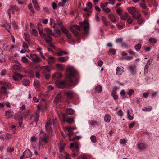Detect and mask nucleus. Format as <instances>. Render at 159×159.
I'll return each instance as SVG.
<instances>
[{"mask_svg":"<svg viewBox=\"0 0 159 159\" xmlns=\"http://www.w3.org/2000/svg\"><path fill=\"white\" fill-rule=\"evenodd\" d=\"M67 75L66 79L70 86H75L79 81V75L77 70L73 66H70L66 70Z\"/></svg>","mask_w":159,"mask_h":159,"instance_id":"obj_1","label":"nucleus"},{"mask_svg":"<svg viewBox=\"0 0 159 159\" xmlns=\"http://www.w3.org/2000/svg\"><path fill=\"white\" fill-rule=\"evenodd\" d=\"M39 142L41 144L42 143H47L49 140V136L43 132H41L39 134Z\"/></svg>","mask_w":159,"mask_h":159,"instance_id":"obj_2","label":"nucleus"},{"mask_svg":"<svg viewBox=\"0 0 159 159\" xmlns=\"http://www.w3.org/2000/svg\"><path fill=\"white\" fill-rule=\"evenodd\" d=\"M56 118L53 119L52 120L50 119H48L45 125V128L46 130L48 133L50 132L52 130L51 125H54L56 123Z\"/></svg>","mask_w":159,"mask_h":159,"instance_id":"obj_3","label":"nucleus"},{"mask_svg":"<svg viewBox=\"0 0 159 159\" xmlns=\"http://www.w3.org/2000/svg\"><path fill=\"white\" fill-rule=\"evenodd\" d=\"M18 11L19 9L15 5H11L10 6L9 8L7 11V12L9 16V18H11V12L13 14H14L15 12L17 11Z\"/></svg>","mask_w":159,"mask_h":159,"instance_id":"obj_4","label":"nucleus"},{"mask_svg":"<svg viewBox=\"0 0 159 159\" xmlns=\"http://www.w3.org/2000/svg\"><path fill=\"white\" fill-rule=\"evenodd\" d=\"M39 117V115L37 113H35L30 118V125L33 124V122H35V126L37 125V122L38 120V118Z\"/></svg>","mask_w":159,"mask_h":159,"instance_id":"obj_5","label":"nucleus"},{"mask_svg":"<svg viewBox=\"0 0 159 159\" xmlns=\"http://www.w3.org/2000/svg\"><path fill=\"white\" fill-rule=\"evenodd\" d=\"M70 30L75 36H77L78 35V31L80 30L79 26L75 25L70 28Z\"/></svg>","mask_w":159,"mask_h":159,"instance_id":"obj_6","label":"nucleus"},{"mask_svg":"<svg viewBox=\"0 0 159 159\" xmlns=\"http://www.w3.org/2000/svg\"><path fill=\"white\" fill-rule=\"evenodd\" d=\"M32 156V153L29 150H26L23 153L20 159H24V158L30 157Z\"/></svg>","mask_w":159,"mask_h":159,"instance_id":"obj_7","label":"nucleus"},{"mask_svg":"<svg viewBox=\"0 0 159 159\" xmlns=\"http://www.w3.org/2000/svg\"><path fill=\"white\" fill-rule=\"evenodd\" d=\"M83 24L84 26V33L85 34H88L89 30V25L88 20H85Z\"/></svg>","mask_w":159,"mask_h":159,"instance_id":"obj_8","label":"nucleus"},{"mask_svg":"<svg viewBox=\"0 0 159 159\" xmlns=\"http://www.w3.org/2000/svg\"><path fill=\"white\" fill-rule=\"evenodd\" d=\"M75 149L73 148L71 150L73 152L72 156L75 157L76 156V153H78L79 150V144L77 142H75Z\"/></svg>","mask_w":159,"mask_h":159,"instance_id":"obj_9","label":"nucleus"},{"mask_svg":"<svg viewBox=\"0 0 159 159\" xmlns=\"http://www.w3.org/2000/svg\"><path fill=\"white\" fill-rule=\"evenodd\" d=\"M55 84L57 86L61 88H63L66 86V83L64 81L58 80L56 82Z\"/></svg>","mask_w":159,"mask_h":159,"instance_id":"obj_10","label":"nucleus"},{"mask_svg":"<svg viewBox=\"0 0 159 159\" xmlns=\"http://www.w3.org/2000/svg\"><path fill=\"white\" fill-rule=\"evenodd\" d=\"M61 30L68 38L70 39L71 38V35L69 33L68 30L66 28L64 27H62Z\"/></svg>","mask_w":159,"mask_h":159,"instance_id":"obj_11","label":"nucleus"},{"mask_svg":"<svg viewBox=\"0 0 159 159\" xmlns=\"http://www.w3.org/2000/svg\"><path fill=\"white\" fill-rule=\"evenodd\" d=\"M124 72V68L122 66L118 67L116 70V74L118 76H120Z\"/></svg>","mask_w":159,"mask_h":159,"instance_id":"obj_12","label":"nucleus"},{"mask_svg":"<svg viewBox=\"0 0 159 159\" xmlns=\"http://www.w3.org/2000/svg\"><path fill=\"white\" fill-rule=\"evenodd\" d=\"M127 10L132 15V16L135 14V13L137 11L136 8L134 7H128L127 8Z\"/></svg>","mask_w":159,"mask_h":159,"instance_id":"obj_13","label":"nucleus"},{"mask_svg":"<svg viewBox=\"0 0 159 159\" xmlns=\"http://www.w3.org/2000/svg\"><path fill=\"white\" fill-rule=\"evenodd\" d=\"M31 58L34 62H39L40 61V58L36 54H32L30 55Z\"/></svg>","mask_w":159,"mask_h":159,"instance_id":"obj_14","label":"nucleus"},{"mask_svg":"<svg viewBox=\"0 0 159 159\" xmlns=\"http://www.w3.org/2000/svg\"><path fill=\"white\" fill-rule=\"evenodd\" d=\"M129 71L132 74H134L136 71V67L134 65H131L129 66Z\"/></svg>","mask_w":159,"mask_h":159,"instance_id":"obj_15","label":"nucleus"},{"mask_svg":"<svg viewBox=\"0 0 159 159\" xmlns=\"http://www.w3.org/2000/svg\"><path fill=\"white\" fill-rule=\"evenodd\" d=\"M44 39L45 41L48 42H52L53 40L52 38L49 35H46L45 34H43Z\"/></svg>","mask_w":159,"mask_h":159,"instance_id":"obj_16","label":"nucleus"},{"mask_svg":"<svg viewBox=\"0 0 159 159\" xmlns=\"http://www.w3.org/2000/svg\"><path fill=\"white\" fill-rule=\"evenodd\" d=\"M45 31L47 35H53L56 37L54 33L52 32V30L49 28H46L44 30Z\"/></svg>","mask_w":159,"mask_h":159,"instance_id":"obj_17","label":"nucleus"},{"mask_svg":"<svg viewBox=\"0 0 159 159\" xmlns=\"http://www.w3.org/2000/svg\"><path fill=\"white\" fill-rule=\"evenodd\" d=\"M48 62L49 64H51L55 62V58L52 56H50L48 57L47 59Z\"/></svg>","mask_w":159,"mask_h":159,"instance_id":"obj_18","label":"nucleus"},{"mask_svg":"<svg viewBox=\"0 0 159 159\" xmlns=\"http://www.w3.org/2000/svg\"><path fill=\"white\" fill-rule=\"evenodd\" d=\"M138 149L140 150H143L145 149L147 147V146L143 143H140L137 145Z\"/></svg>","mask_w":159,"mask_h":159,"instance_id":"obj_19","label":"nucleus"},{"mask_svg":"<svg viewBox=\"0 0 159 159\" xmlns=\"http://www.w3.org/2000/svg\"><path fill=\"white\" fill-rule=\"evenodd\" d=\"M32 1L34 7L37 10H39L40 7L38 3L37 0H32Z\"/></svg>","mask_w":159,"mask_h":159,"instance_id":"obj_20","label":"nucleus"},{"mask_svg":"<svg viewBox=\"0 0 159 159\" xmlns=\"http://www.w3.org/2000/svg\"><path fill=\"white\" fill-rule=\"evenodd\" d=\"M62 97V95L61 93H59L57 95L55 98L54 102L56 103H58L61 100V99Z\"/></svg>","mask_w":159,"mask_h":159,"instance_id":"obj_21","label":"nucleus"},{"mask_svg":"<svg viewBox=\"0 0 159 159\" xmlns=\"http://www.w3.org/2000/svg\"><path fill=\"white\" fill-rule=\"evenodd\" d=\"M1 91L2 93H3L5 95H7L10 93V92L8 91L4 86H1Z\"/></svg>","mask_w":159,"mask_h":159,"instance_id":"obj_22","label":"nucleus"},{"mask_svg":"<svg viewBox=\"0 0 159 159\" xmlns=\"http://www.w3.org/2000/svg\"><path fill=\"white\" fill-rule=\"evenodd\" d=\"M74 95V93L72 91H68L66 92V95L68 98H73Z\"/></svg>","mask_w":159,"mask_h":159,"instance_id":"obj_23","label":"nucleus"},{"mask_svg":"<svg viewBox=\"0 0 159 159\" xmlns=\"http://www.w3.org/2000/svg\"><path fill=\"white\" fill-rule=\"evenodd\" d=\"M68 59L69 57H60L58 58L59 60L62 62H65Z\"/></svg>","mask_w":159,"mask_h":159,"instance_id":"obj_24","label":"nucleus"},{"mask_svg":"<svg viewBox=\"0 0 159 159\" xmlns=\"http://www.w3.org/2000/svg\"><path fill=\"white\" fill-rule=\"evenodd\" d=\"M111 119V117L110 115L109 114H106L105 115L104 118V120L106 122L108 123L110 121Z\"/></svg>","mask_w":159,"mask_h":159,"instance_id":"obj_25","label":"nucleus"},{"mask_svg":"<svg viewBox=\"0 0 159 159\" xmlns=\"http://www.w3.org/2000/svg\"><path fill=\"white\" fill-rule=\"evenodd\" d=\"M117 92L116 90H113L111 93L112 95L115 100H117L118 98V96L116 94Z\"/></svg>","mask_w":159,"mask_h":159,"instance_id":"obj_26","label":"nucleus"},{"mask_svg":"<svg viewBox=\"0 0 159 159\" xmlns=\"http://www.w3.org/2000/svg\"><path fill=\"white\" fill-rule=\"evenodd\" d=\"M108 16L113 22H116V18L113 14H110L108 15Z\"/></svg>","mask_w":159,"mask_h":159,"instance_id":"obj_27","label":"nucleus"},{"mask_svg":"<svg viewBox=\"0 0 159 159\" xmlns=\"http://www.w3.org/2000/svg\"><path fill=\"white\" fill-rule=\"evenodd\" d=\"M22 82L23 85L25 86H29L30 84V81L24 79L22 81Z\"/></svg>","mask_w":159,"mask_h":159,"instance_id":"obj_28","label":"nucleus"},{"mask_svg":"<svg viewBox=\"0 0 159 159\" xmlns=\"http://www.w3.org/2000/svg\"><path fill=\"white\" fill-rule=\"evenodd\" d=\"M63 121L64 122H65V121H66L69 123H71L74 122V120L73 118H69L67 119L66 120H65L64 117L63 116Z\"/></svg>","mask_w":159,"mask_h":159,"instance_id":"obj_29","label":"nucleus"},{"mask_svg":"<svg viewBox=\"0 0 159 159\" xmlns=\"http://www.w3.org/2000/svg\"><path fill=\"white\" fill-rule=\"evenodd\" d=\"M6 115L8 118H10L13 116V113L11 111H8L6 112Z\"/></svg>","mask_w":159,"mask_h":159,"instance_id":"obj_30","label":"nucleus"},{"mask_svg":"<svg viewBox=\"0 0 159 159\" xmlns=\"http://www.w3.org/2000/svg\"><path fill=\"white\" fill-rule=\"evenodd\" d=\"M136 12L137 13V16H136L135 14L134 15H133V18L134 19H137L140 17L141 14L139 11H137Z\"/></svg>","mask_w":159,"mask_h":159,"instance_id":"obj_31","label":"nucleus"},{"mask_svg":"<svg viewBox=\"0 0 159 159\" xmlns=\"http://www.w3.org/2000/svg\"><path fill=\"white\" fill-rule=\"evenodd\" d=\"M95 89L98 93H100L102 91V88L101 86L98 85L96 87Z\"/></svg>","mask_w":159,"mask_h":159,"instance_id":"obj_32","label":"nucleus"},{"mask_svg":"<svg viewBox=\"0 0 159 159\" xmlns=\"http://www.w3.org/2000/svg\"><path fill=\"white\" fill-rule=\"evenodd\" d=\"M66 113L69 115H71L74 114V111L73 110L70 108L67 109L66 110Z\"/></svg>","mask_w":159,"mask_h":159,"instance_id":"obj_33","label":"nucleus"},{"mask_svg":"<svg viewBox=\"0 0 159 159\" xmlns=\"http://www.w3.org/2000/svg\"><path fill=\"white\" fill-rule=\"evenodd\" d=\"M34 85L37 88H39L40 87L39 82L38 80H34Z\"/></svg>","mask_w":159,"mask_h":159,"instance_id":"obj_34","label":"nucleus"},{"mask_svg":"<svg viewBox=\"0 0 159 159\" xmlns=\"http://www.w3.org/2000/svg\"><path fill=\"white\" fill-rule=\"evenodd\" d=\"M24 34L25 35V39L26 41L28 43H29L30 42V36L29 35L26 33H24Z\"/></svg>","mask_w":159,"mask_h":159,"instance_id":"obj_35","label":"nucleus"},{"mask_svg":"<svg viewBox=\"0 0 159 159\" xmlns=\"http://www.w3.org/2000/svg\"><path fill=\"white\" fill-rule=\"evenodd\" d=\"M128 17V15L127 13H125L124 14H122L121 16V20H126Z\"/></svg>","mask_w":159,"mask_h":159,"instance_id":"obj_36","label":"nucleus"},{"mask_svg":"<svg viewBox=\"0 0 159 159\" xmlns=\"http://www.w3.org/2000/svg\"><path fill=\"white\" fill-rule=\"evenodd\" d=\"M56 67L57 68L61 70H64L63 66L61 64H57L56 65Z\"/></svg>","mask_w":159,"mask_h":159,"instance_id":"obj_37","label":"nucleus"},{"mask_svg":"<svg viewBox=\"0 0 159 159\" xmlns=\"http://www.w3.org/2000/svg\"><path fill=\"white\" fill-rule=\"evenodd\" d=\"M27 76L30 78H33L34 76V74L33 71H30L28 73Z\"/></svg>","mask_w":159,"mask_h":159,"instance_id":"obj_38","label":"nucleus"},{"mask_svg":"<svg viewBox=\"0 0 159 159\" xmlns=\"http://www.w3.org/2000/svg\"><path fill=\"white\" fill-rule=\"evenodd\" d=\"M101 19L103 24L106 26H107L108 25V22L106 18L104 16H102L101 17Z\"/></svg>","mask_w":159,"mask_h":159,"instance_id":"obj_39","label":"nucleus"},{"mask_svg":"<svg viewBox=\"0 0 159 159\" xmlns=\"http://www.w3.org/2000/svg\"><path fill=\"white\" fill-rule=\"evenodd\" d=\"M120 94L123 99H125V98H126L125 96V92L124 89L122 90L120 92Z\"/></svg>","mask_w":159,"mask_h":159,"instance_id":"obj_40","label":"nucleus"},{"mask_svg":"<svg viewBox=\"0 0 159 159\" xmlns=\"http://www.w3.org/2000/svg\"><path fill=\"white\" fill-rule=\"evenodd\" d=\"M65 146V143H61L59 145V151L60 152H62L64 150Z\"/></svg>","mask_w":159,"mask_h":159,"instance_id":"obj_41","label":"nucleus"},{"mask_svg":"<svg viewBox=\"0 0 159 159\" xmlns=\"http://www.w3.org/2000/svg\"><path fill=\"white\" fill-rule=\"evenodd\" d=\"M152 107L151 106H149L148 107H145L142 109V110L144 111H149L152 109Z\"/></svg>","mask_w":159,"mask_h":159,"instance_id":"obj_42","label":"nucleus"},{"mask_svg":"<svg viewBox=\"0 0 159 159\" xmlns=\"http://www.w3.org/2000/svg\"><path fill=\"white\" fill-rule=\"evenodd\" d=\"M141 47V45L138 43L135 46L134 48L136 51H139L140 50Z\"/></svg>","mask_w":159,"mask_h":159,"instance_id":"obj_43","label":"nucleus"},{"mask_svg":"<svg viewBox=\"0 0 159 159\" xmlns=\"http://www.w3.org/2000/svg\"><path fill=\"white\" fill-rule=\"evenodd\" d=\"M127 116L128 118L130 120H132L133 118L134 117L133 116H131L130 114H129V110H128L127 111Z\"/></svg>","mask_w":159,"mask_h":159,"instance_id":"obj_44","label":"nucleus"},{"mask_svg":"<svg viewBox=\"0 0 159 159\" xmlns=\"http://www.w3.org/2000/svg\"><path fill=\"white\" fill-rule=\"evenodd\" d=\"M134 93V90L132 89L128 90L127 92V94L129 97H130Z\"/></svg>","mask_w":159,"mask_h":159,"instance_id":"obj_45","label":"nucleus"},{"mask_svg":"<svg viewBox=\"0 0 159 159\" xmlns=\"http://www.w3.org/2000/svg\"><path fill=\"white\" fill-rule=\"evenodd\" d=\"M67 129H68L69 132V133L68 134V135L70 137L73 134V132L72 131H71L70 130L71 129H74V128H71V127H68L67 128Z\"/></svg>","mask_w":159,"mask_h":159,"instance_id":"obj_46","label":"nucleus"},{"mask_svg":"<svg viewBox=\"0 0 159 159\" xmlns=\"http://www.w3.org/2000/svg\"><path fill=\"white\" fill-rule=\"evenodd\" d=\"M108 4V2H106L105 3H101L100 4V7L101 8L103 9L104 8H105L107 6Z\"/></svg>","mask_w":159,"mask_h":159,"instance_id":"obj_47","label":"nucleus"},{"mask_svg":"<svg viewBox=\"0 0 159 159\" xmlns=\"http://www.w3.org/2000/svg\"><path fill=\"white\" fill-rule=\"evenodd\" d=\"M50 25H53V26H52V27L53 28H55V23L54 20L52 18H50Z\"/></svg>","mask_w":159,"mask_h":159,"instance_id":"obj_48","label":"nucleus"},{"mask_svg":"<svg viewBox=\"0 0 159 159\" xmlns=\"http://www.w3.org/2000/svg\"><path fill=\"white\" fill-rule=\"evenodd\" d=\"M91 140L92 142L93 143H95L96 142V137L94 135H92L90 137Z\"/></svg>","mask_w":159,"mask_h":159,"instance_id":"obj_49","label":"nucleus"},{"mask_svg":"<svg viewBox=\"0 0 159 159\" xmlns=\"http://www.w3.org/2000/svg\"><path fill=\"white\" fill-rule=\"evenodd\" d=\"M126 143L127 140L125 139H121L120 141V143L122 145H125Z\"/></svg>","mask_w":159,"mask_h":159,"instance_id":"obj_50","label":"nucleus"},{"mask_svg":"<svg viewBox=\"0 0 159 159\" xmlns=\"http://www.w3.org/2000/svg\"><path fill=\"white\" fill-rule=\"evenodd\" d=\"M67 53L64 51H61L57 52V54L58 56H61L64 54H67Z\"/></svg>","mask_w":159,"mask_h":159,"instance_id":"obj_51","label":"nucleus"},{"mask_svg":"<svg viewBox=\"0 0 159 159\" xmlns=\"http://www.w3.org/2000/svg\"><path fill=\"white\" fill-rule=\"evenodd\" d=\"M55 33L57 34V36H60L61 34V31L59 30H54Z\"/></svg>","mask_w":159,"mask_h":159,"instance_id":"obj_52","label":"nucleus"},{"mask_svg":"<svg viewBox=\"0 0 159 159\" xmlns=\"http://www.w3.org/2000/svg\"><path fill=\"white\" fill-rule=\"evenodd\" d=\"M116 51L115 49L111 48L109 51V53L111 54L114 55L116 53Z\"/></svg>","mask_w":159,"mask_h":159,"instance_id":"obj_53","label":"nucleus"},{"mask_svg":"<svg viewBox=\"0 0 159 159\" xmlns=\"http://www.w3.org/2000/svg\"><path fill=\"white\" fill-rule=\"evenodd\" d=\"M116 9V11L117 13L119 15L121 14L122 11V9L120 7Z\"/></svg>","mask_w":159,"mask_h":159,"instance_id":"obj_54","label":"nucleus"},{"mask_svg":"<svg viewBox=\"0 0 159 159\" xmlns=\"http://www.w3.org/2000/svg\"><path fill=\"white\" fill-rule=\"evenodd\" d=\"M149 41L152 43H156L157 42L156 39L154 38H151L149 39Z\"/></svg>","mask_w":159,"mask_h":159,"instance_id":"obj_55","label":"nucleus"},{"mask_svg":"<svg viewBox=\"0 0 159 159\" xmlns=\"http://www.w3.org/2000/svg\"><path fill=\"white\" fill-rule=\"evenodd\" d=\"M13 69H14L15 70H19L20 69V66L18 64H16L14 65L13 66Z\"/></svg>","mask_w":159,"mask_h":159,"instance_id":"obj_56","label":"nucleus"},{"mask_svg":"<svg viewBox=\"0 0 159 159\" xmlns=\"http://www.w3.org/2000/svg\"><path fill=\"white\" fill-rule=\"evenodd\" d=\"M133 58V57H132V56H127L125 57H123L122 58H120V59H126L127 60H131V59H132Z\"/></svg>","mask_w":159,"mask_h":159,"instance_id":"obj_57","label":"nucleus"},{"mask_svg":"<svg viewBox=\"0 0 159 159\" xmlns=\"http://www.w3.org/2000/svg\"><path fill=\"white\" fill-rule=\"evenodd\" d=\"M43 67L47 71H50L51 70V69L49 66L47 65L43 66Z\"/></svg>","mask_w":159,"mask_h":159,"instance_id":"obj_58","label":"nucleus"},{"mask_svg":"<svg viewBox=\"0 0 159 159\" xmlns=\"http://www.w3.org/2000/svg\"><path fill=\"white\" fill-rule=\"evenodd\" d=\"M32 34L35 36H37L38 34V32L35 29H33L32 30Z\"/></svg>","mask_w":159,"mask_h":159,"instance_id":"obj_59","label":"nucleus"},{"mask_svg":"<svg viewBox=\"0 0 159 159\" xmlns=\"http://www.w3.org/2000/svg\"><path fill=\"white\" fill-rule=\"evenodd\" d=\"M37 139V138L34 136H33L31 137L30 140L32 142H34L36 141Z\"/></svg>","mask_w":159,"mask_h":159,"instance_id":"obj_60","label":"nucleus"},{"mask_svg":"<svg viewBox=\"0 0 159 159\" xmlns=\"http://www.w3.org/2000/svg\"><path fill=\"white\" fill-rule=\"evenodd\" d=\"M133 20V19L130 17H129L127 19L128 22L129 24H131L132 23Z\"/></svg>","mask_w":159,"mask_h":159,"instance_id":"obj_61","label":"nucleus"},{"mask_svg":"<svg viewBox=\"0 0 159 159\" xmlns=\"http://www.w3.org/2000/svg\"><path fill=\"white\" fill-rule=\"evenodd\" d=\"M103 10L106 13H108L111 11L110 9L108 7L104 8V9H103Z\"/></svg>","mask_w":159,"mask_h":159,"instance_id":"obj_62","label":"nucleus"},{"mask_svg":"<svg viewBox=\"0 0 159 159\" xmlns=\"http://www.w3.org/2000/svg\"><path fill=\"white\" fill-rule=\"evenodd\" d=\"M103 61L101 60L98 61L97 62V63L98 66H99L100 67H101L102 66V65L103 64Z\"/></svg>","mask_w":159,"mask_h":159,"instance_id":"obj_63","label":"nucleus"},{"mask_svg":"<svg viewBox=\"0 0 159 159\" xmlns=\"http://www.w3.org/2000/svg\"><path fill=\"white\" fill-rule=\"evenodd\" d=\"M117 114L120 116H122L123 115V112L121 109H120L118 112H117Z\"/></svg>","mask_w":159,"mask_h":159,"instance_id":"obj_64","label":"nucleus"}]
</instances>
